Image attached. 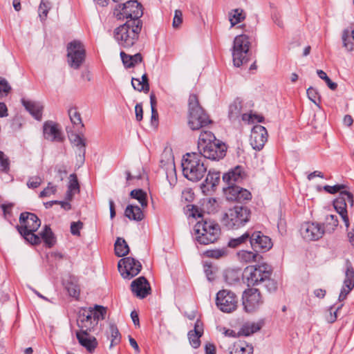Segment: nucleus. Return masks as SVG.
Segmentation results:
<instances>
[{
	"mask_svg": "<svg viewBox=\"0 0 354 354\" xmlns=\"http://www.w3.org/2000/svg\"><path fill=\"white\" fill-rule=\"evenodd\" d=\"M198 154L201 157L212 160H218L225 157L226 154V145L217 140L210 131H204L201 133L198 142Z\"/></svg>",
	"mask_w": 354,
	"mask_h": 354,
	"instance_id": "obj_1",
	"label": "nucleus"
},
{
	"mask_svg": "<svg viewBox=\"0 0 354 354\" xmlns=\"http://www.w3.org/2000/svg\"><path fill=\"white\" fill-rule=\"evenodd\" d=\"M345 188L346 185L342 184L335 185L333 186H324V189L328 193L335 194L339 192L338 197L333 201V206L336 212L341 216L346 229H348L349 227L350 223L348 216L347 207L348 205L353 207L354 201L353 194L348 191L344 190Z\"/></svg>",
	"mask_w": 354,
	"mask_h": 354,
	"instance_id": "obj_2",
	"label": "nucleus"
},
{
	"mask_svg": "<svg viewBox=\"0 0 354 354\" xmlns=\"http://www.w3.org/2000/svg\"><path fill=\"white\" fill-rule=\"evenodd\" d=\"M182 168L184 176L192 182L201 180L207 172L204 160L196 152L187 153L183 156Z\"/></svg>",
	"mask_w": 354,
	"mask_h": 354,
	"instance_id": "obj_3",
	"label": "nucleus"
},
{
	"mask_svg": "<svg viewBox=\"0 0 354 354\" xmlns=\"http://www.w3.org/2000/svg\"><path fill=\"white\" fill-rule=\"evenodd\" d=\"M142 22L126 21L114 30V38L122 48L132 47L138 41Z\"/></svg>",
	"mask_w": 354,
	"mask_h": 354,
	"instance_id": "obj_4",
	"label": "nucleus"
},
{
	"mask_svg": "<svg viewBox=\"0 0 354 354\" xmlns=\"http://www.w3.org/2000/svg\"><path fill=\"white\" fill-rule=\"evenodd\" d=\"M20 225L17 226L19 234L29 243L32 245L40 243V237L35 232L41 225V221L33 213L22 212L19 216Z\"/></svg>",
	"mask_w": 354,
	"mask_h": 354,
	"instance_id": "obj_5",
	"label": "nucleus"
},
{
	"mask_svg": "<svg viewBox=\"0 0 354 354\" xmlns=\"http://www.w3.org/2000/svg\"><path fill=\"white\" fill-rule=\"evenodd\" d=\"M195 239L203 245L213 243L219 237L221 230L219 225L212 220L202 218L194 227Z\"/></svg>",
	"mask_w": 354,
	"mask_h": 354,
	"instance_id": "obj_6",
	"label": "nucleus"
},
{
	"mask_svg": "<svg viewBox=\"0 0 354 354\" xmlns=\"http://www.w3.org/2000/svg\"><path fill=\"white\" fill-rule=\"evenodd\" d=\"M188 106V125L192 130H198L212 122L209 115L199 104L196 95H189Z\"/></svg>",
	"mask_w": 354,
	"mask_h": 354,
	"instance_id": "obj_7",
	"label": "nucleus"
},
{
	"mask_svg": "<svg viewBox=\"0 0 354 354\" xmlns=\"http://www.w3.org/2000/svg\"><path fill=\"white\" fill-rule=\"evenodd\" d=\"M250 217V210L246 206L235 205L224 214L222 223L228 229H238L244 226Z\"/></svg>",
	"mask_w": 354,
	"mask_h": 354,
	"instance_id": "obj_8",
	"label": "nucleus"
},
{
	"mask_svg": "<svg viewBox=\"0 0 354 354\" xmlns=\"http://www.w3.org/2000/svg\"><path fill=\"white\" fill-rule=\"evenodd\" d=\"M113 15L118 19L142 22L140 18L143 15L142 6L136 0L128 1L118 5L114 9Z\"/></svg>",
	"mask_w": 354,
	"mask_h": 354,
	"instance_id": "obj_9",
	"label": "nucleus"
},
{
	"mask_svg": "<svg viewBox=\"0 0 354 354\" xmlns=\"http://www.w3.org/2000/svg\"><path fill=\"white\" fill-rule=\"evenodd\" d=\"M272 268L267 263H261L257 266H247L243 273V279L248 286H257L262 283L267 277H271Z\"/></svg>",
	"mask_w": 354,
	"mask_h": 354,
	"instance_id": "obj_10",
	"label": "nucleus"
},
{
	"mask_svg": "<svg viewBox=\"0 0 354 354\" xmlns=\"http://www.w3.org/2000/svg\"><path fill=\"white\" fill-rule=\"evenodd\" d=\"M250 44V38L246 34H241L234 38L232 51L234 66L239 67L248 62Z\"/></svg>",
	"mask_w": 354,
	"mask_h": 354,
	"instance_id": "obj_11",
	"label": "nucleus"
},
{
	"mask_svg": "<svg viewBox=\"0 0 354 354\" xmlns=\"http://www.w3.org/2000/svg\"><path fill=\"white\" fill-rule=\"evenodd\" d=\"M67 63L68 66L75 70L79 69L86 59V50L82 43L73 40L67 45Z\"/></svg>",
	"mask_w": 354,
	"mask_h": 354,
	"instance_id": "obj_12",
	"label": "nucleus"
},
{
	"mask_svg": "<svg viewBox=\"0 0 354 354\" xmlns=\"http://www.w3.org/2000/svg\"><path fill=\"white\" fill-rule=\"evenodd\" d=\"M216 304L222 312L230 313L236 309L238 299L231 290H221L216 294Z\"/></svg>",
	"mask_w": 354,
	"mask_h": 354,
	"instance_id": "obj_13",
	"label": "nucleus"
},
{
	"mask_svg": "<svg viewBox=\"0 0 354 354\" xmlns=\"http://www.w3.org/2000/svg\"><path fill=\"white\" fill-rule=\"evenodd\" d=\"M118 267L121 275L124 279H130L139 274L142 265L132 257H124L118 261Z\"/></svg>",
	"mask_w": 354,
	"mask_h": 354,
	"instance_id": "obj_14",
	"label": "nucleus"
},
{
	"mask_svg": "<svg viewBox=\"0 0 354 354\" xmlns=\"http://www.w3.org/2000/svg\"><path fill=\"white\" fill-rule=\"evenodd\" d=\"M250 243L256 252H265L270 250L273 245L271 239L260 231L250 232Z\"/></svg>",
	"mask_w": 354,
	"mask_h": 354,
	"instance_id": "obj_15",
	"label": "nucleus"
},
{
	"mask_svg": "<svg viewBox=\"0 0 354 354\" xmlns=\"http://www.w3.org/2000/svg\"><path fill=\"white\" fill-rule=\"evenodd\" d=\"M243 305L245 311L252 312L258 308L263 300L259 290L257 288H248L243 293Z\"/></svg>",
	"mask_w": 354,
	"mask_h": 354,
	"instance_id": "obj_16",
	"label": "nucleus"
},
{
	"mask_svg": "<svg viewBox=\"0 0 354 354\" xmlns=\"http://www.w3.org/2000/svg\"><path fill=\"white\" fill-rule=\"evenodd\" d=\"M300 232L304 239L308 241L318 240L324 234V228L319 223H305L301 225Z\"/></svg>",
	"mask_w": 354,
	"mask_h": 354,
	"instance_id": "obj_17",
	"label": "nucleus"
},
{
	"mask_svg": "<svg viewBox=\"0 0 354 354\" xmlns=\"http://www.w3.org/2000/svg\"><path fill=\"white\" fill-rule=\"evenodd\" d=\"M268 140L266 129L261 125H256L252 129L250 136V144L255 150L260 151L263 149Z\"/></svg>",
	"mask_w": 354,
	"mask_h": 354,
	"instance_id": "obj_18",
	"label": "nucleus"
},
{
	"mask_svg": "<svg viewBox=\"0 0 354 354\" xmlns=\"http://www.w3.org/2000/svg\"><path fill=\"white\" fill-rule=\"evenodd\" d=\"M77 323L80 328V331L78 333H84V335H88L97 325L95 319L91 317L86 309L80 311Z\"/></svg>",
	"mask_w": 354,
	"mask_h": 354,
	"instance_id": "obj_19",
	"label": "nucleus"
},
{
	"mask_svg": "<svg viewBox=\"0 0 354 354\" xmlns=\"http://www.w3.org/2000/svg\"><path fill=\"white\" fill-rule=\"evenodd\" d=\"M131 291L140 299L145 298L151 292V287L145 277H140L131 282Z\"/></svg>",
	"mask_w": 354,
	"mask_h": 354,
	"instance_id": "obj_20",
	"label": "nucleus"
},
{
	"mask_svg": "<svg viewBox=\"0 0 354 354\" xmlns=\"http://www.w3.org/2000/svg\"><path fill=\"white\" fill-rule=\"evenodd\" d=\"M43 131L44 138L48 140L53 142H62L64 139L62 131L59 128V125L53 121H47L44 122Z\"/></svg>",
	"mask_w": 354,
	"mask_h": 354,
	"instance_id": "obj_21",
	"label": "nucleus"
},
{
	"mask_svg": "<svg viewBox=\"0 0 354 354\" xmlns=\"http://www.w3.org/2000/svg\"><path fill=\"white\" fill-rule=\"evenodd\" d=\"M245 177V173L241 166H236L234 168L230 169L227 173H225L223 176V180L226 185H236L239 183Z\"/></svg>",
	"mask_w": 354,
	"mask_h": 354,
	"instance_id": "obj_22",
	"label": "nucleus"
},
{
	"mask_svg": "<svg viewBox=\"0 0 354 354\" xmlns=\"http://www.w3.org/2000/svg\"><path fill=\"white\" fill-rule=\"evenodd\" d=\"M21 103L35 119L41 120L44 106L41 102L21 99Z\"/></svg>",
	"mask_w": 354,
	"mask_h": 354,
	"instance_id": "obj_23",
	"label": "nucleus"
},
{
	"mask_svg": "<svg viewBox=\"0 0 354 354\" xmlns=\"http://www.w3.org/2000/svg\"><path fill=\"white\" fill-rule=\"evenodd\" d=\"M203 333V330L202 324L199 320H197L194 325V329L188 333L189 343L193 348H197L200 346V337L202 336Z\"/></svg>",
	"mask_w": 354,
	"mask_h": 354,
	"instance_id": "obj_24",
	"label": "nucleus"
},
{
	"mask_svg": "<svg viewBox=\"0 0 354 354\" xmlns=\"http://www.w3.org/2000/svg\"><path fill=\"white\" fill-rule=\"evenodd\" d=\"M77 339L79 343L84 347H85L88 351L93 352L97 346V341L95 337H91L88 335H84V333H76Z\"/></svg>",
	"mask_w": 354,
	"mask_h": 354,
	"instance_id": "obj_25",
	"label": "nucleus"
},
{
	"mask_svg": "<svg viewBox=\"0 0 354 354\" xmlns=\"http://www.w3.org/2000/svg\"><path fill=\"white\" fill-rule=\"evenodd\" d=\"M342 46L348 52L354 50V30L348 28L343 30L342 34Z\"/></svg>",
	"mask_w": 354,
	"mask_h": 354,
	"instance_id": "obj_26",
	"label": "nucleus"
},
{
	"mask_svg": "<svg viewBox=\"0 0 354 354\" xmlns=\"http://www.w3.org/2000/svg\"><path fill=\"white\" fill-rule=\"evenodd\" d=\"M124 215L130 220L140 221L144 218V214L137 205H129L127 206Z\"/></svg>",
	"mask_w": 354,
	"mask_h": 354,
	"instance_id": "obj_27",
	"label": "nucleus"
},
{
	"mask_svg": "<svg viewBox=\"0 0 354 354\" xmlns=\"http://www.w3.org/2000/svg\"><path fill=\"white\" fill-rule=\"evenodd\" d=\"M242 109L241 102L239 99H236L230 106L228 111V118L231 121H236L241 116Z\"/></svg>",
	"mask_w": 354,
	"mask_h": 354,
	"instance_id": "obj_28",
	"label": "nucleus"
},
{
	"mask_svg": "<svg viewBox=\"0 0 354 354\" xmlns=\"http://www.w3.org/2000/svg\"><path fill=\"white\" fill-rule=\"evenodd\" d=\"M39 236L40 237V240L43 239L46 245L49 248H52L56 243L55 236L50 227L48 225H45Z\"/></svg>",
	"mask_w": 354,
	"mask_h": 354,
	"instance_id": "obj_29",
	"label": "nucleus"
},
{
	"mask_svg": "<svg viewBox=\"0 0 354 354\" xmlns=\"http://www.w3.org/2000/svg\"><path fill=\"white\" fill-rule=\"evenodd\" d=\"M71 143L77 147L79 156L84 160L86 153V141L78 134H72L70 137Z\"/></svg>",
	"mask_w": 354,
	"mask_h": 354,
	"instance_id": "obj_30",
	"label": "nucleus"
},
{
	"mask_svg": "<svg viewBox=\"0 0 354 354\" xmlns=\"http://www.w3.org/2000/svg\"><path fill=\"white\" fill-rule=\"evenodd\" d=\"M115 254L118 257L126 256L129 252V248L123 238H117L115 245Z\"/></svg>",
	"mask_w": 354,
	"mask_h": 354,
	"instance_id": "obj_31",
	"label": "nucleus"
},
{
	"mask_svg": "<svg viewBox=\"0 0 354 354\" xmlns=\"http://www.w3.org/2000/svg\"><path fill=\"white\" fill-rule=\"evenodd\" d=\"M338 223L337 216L333 214L326 216L325 222L322 225L324 228V234L333 232L338 226Z\"/></svg>",
	"mask_w": 354,
	"mask_h": 354,
	"instance_id": "obj_32",
	"label": "nucleus"
},
{
	"mask_svg": "<svg viewBox=\"0 0 354 354\" xmlns=\"http://www.w3.org/2000/svg\"><path fill=\"white\" fill-rule=\"evenodd\" d=\"M238 259L243 263H251L258 261V258H261L256 252L248 250H241L237 253Z\"/></svg>",
	"mask_w": 354,
	"mask_h": 354,
	"instance_id": "obj_33",
	"label": "nucleus"
},
{
	"mask_svg": "<svg viewBox=\"0 0 354 354\" xmlns=\"http://www.w3.org/2000/svg\"><path fill=\"white\" fill-rule=\"evenodd\" d=\"M228 17L231 24V26H234L236 24L241 22L245 19V13L243 9L236 8L229 12Z\"/></svg>",
	"mask_w": 354,
	"mask_h": 354,
	"instance_id": "obj_34",
	"label": "nucleus"
},
{
	"mask_svg": "<svg viewBox=\"0 0 354 354\" xmlns=\"http://www.w3.org/2000/svg\"><path fill=\"white\" fill-rule=\"evenodd\" d=\"M241 190V187L236 185H227V187H223V192L229 201H236Z\"/></svg>",
	"mask_w": 354,
	"mask_h": 354,
	"instance_id": "obj_35",
	"label": "nucleus"
},
{
	"mask_svg": "<svg viewBox=\"0 0 354 354\" xmlns=\"http://www.w3.org/2000/svg\"><path fill=\"white\" fill-rule=\"evenodd\" d=\"M261 328V325L259 323L256 322H248L243 325L241 333L245 336H249L257 331Z\"/></svg>",
	"mask_w": 354,
	"mask_h": 354,
	"instance_id": "obj_36",
	"label": "nucleus"
},
{
	"mask_svg": "<svg viewBox=\"0 0 354 354\" xmlns=\"http://www.w3.org/2000/svg\"><path fill=\"white\" fill-rule=\"evenodd\" d=\"M88 313L95 319L97 324L100 319H104L106 313V310L102 306L95 305L93 310H87Z\"/></svg>",
	"mask_w": 354,
	"mask_h": 354,
	"instance_id": "obj_37",
	"label": "nucleus"
},
{
	"mask_svg": "<svg viewBox=\"0 0 354 354\" xmlns=\"http://www.w3.org/2000/svg\"><path fill=\"white\" fill-rule=\"evenodd\" d=\"M131 198L136 199L142 208L147 206V193L141 189H133L131 192Z\"/></svg>",
	"mask_w": 354,
	"mask_h": 354,
	"instance_id": "obj_38",
	"label": "nucleus"
},
{
	"mask_svg": "<svg viewBox=\"0 0 354 354\" xmlns=\"http://www.w3.org/2000/svg\"><path fill=\"white\" fill-rule=\"evenodd\" d=\"M250 231H247L245 232L243 235H241L239 237L231 239L227 245L230 248H235L238 246H239L241 244L245 243L247 241H250Z\"/></svg>",
	"mask_w": 354,
	"mask_h": 354,
	"instance_id": "obj_39",
	"label": "nucleus"
},
{
	"mask_svg": "<svg viewBox=\"0 0 354 354\" xmlns=\"http://www.w3.org/2000/svg\"><path fill=\"white\" fill-rule=\"evenodd\" d=\"M51 8V3L49 0H41L38 8L39 17L41 21L46 20L48 11Z\"/></svg>",
	"mask_w": 354,
	"mask_h": 354,
	"instance_id": "obj_40",
	"label": "nucleus"
},
{
	"mask_svg": "<svg viewBox=\"0 0 354 354\" xmlns=\"http://www.w3.org/2000/svg\"><path fill=\"white\" fill-rule=\"evenodd\" d=\"M109 330L111 337V346H113L120 342L121 335L117 326L113 324L109 325Z\"/></svg>",
	"mask_w": 354,
	"mask_h": 354,
	"instance_id": "obj_41",
	"label": "nucleus"
},
{
	"mask_svg": "<svg viewBox=\"0 0 354 354\" xmlns=\"http://www.w3.org/2000/svg\"><path fill=\"white\" fill-rule=\"evenodd\" d=\"M220 173L216 171H212L209 170L207 173L205 183L207 185H211L212 187H215L219 182Z\"/></svg>",
	"mask_w": 354,
	"mask_h": 354,
	"instance_id": "obj_42",
	"label": "nucleus"
},
{
	"mask_svg": "<svg viewBox=\"0 0 354 354\" xmlns=\"http://www.w3.org/2000/svg\"><path fill=\"white\" fill-rule=\"evenodd\" d=\"M68 115L71 122L75 124H80L82 127L84 126L82 121L80 113L77 111L76 108H71L68 110Z\"/></svg>",
	"mask_w": 354,
	"mask_h": 354,
	"instance_id": "obj_43",
	"label": "nucleus"
},
{
	"mask_svg": "<svg viewBox=\"0 0 354 354\" xmlns=\"http://www.w3.org/2000/svg\"><path fill=\"white\" fill-rule=\"evenodd\" d=\"M317 74L319 78L325 81L330 89L335 91L337 88V84L335 82H333L324 71L322 70H317Z\"/></svg>",
	"mask_w": 354,
	"mask_h": 354,
	"instance_id": "obj_44",
	"label": "nucleus"
},
{
	"mask_svg": "<svg viewBox=\"0 0 354 354\" xmlns=\"http://www.w3.org/2000/svg\"><path fill=\"white\" fill-rule=\"evenodd\" d=\"M306 93L309 100L319 106L321 100L317 91L315 88L310 86L307 89Z\"/></svg>",
	"mask_w": 354,
	"mask_h": 354,
	"instance_id": "obj_45",
	"label": "nucleus"
},
{
	"mask_svg": "<svg viewBox=\"0 0 354 354\" xmlns=\"http://www.w3.org/2000/svg\"><path fill=\"white\" fill-rule=\"evenodd\" d=\"M167 178L169 182L171 185H174L176 182V169L175 165L174 162H171L168 165L167 171L166 173Z\"/></svg>",
	"mask_w": 354,
	"mask_h": 354,
	"instance_id": "obj_46",
	"label": "nucleus"
},
{
	"mask_svg": "<svg viewBox=\"0 0 354 354\" xmlns=\"http://www.w3.org/2000/svg\"><path fill=\"white\" fill-rule=\"evenodd\" d=\"M57 192V186L48 183V186L44 188L39 194L40 198L49 197Z\"/></svg>",
	"mask_w": 354,
	"mask_h": 354,
	"instance_id": "obj_47",
	"label": "nucleus"
},
{
	"mask_svg": "<svg viewBox=\"0 0 354 354\" xmlns=\"http://www.w3.org/2000/svg\"><path fill=\"white\" fill-rule=\"evenodd\" d=\"M10 90L11 87L7 80L0 77V98L7 96Z\"/></svg>",
	"mask_w": 354,
	"mask_h": 354,
	"instance_id": "obj_48",
	"label": "nucleus"
},
{
	"mask_svg": "<svg viewBox=\"0 0 354 354\" xmlns=\"http://www.w3.org/2000/svg\"><path fill=\"white\" fill-rule=\"evenodd\" d=\"M68 189L75 193L80 192V185L75 174L70 175V182L68 186Z\"/></svg>",
	"mask_w": 354,
	"mask_h": 354,
	"instance_id": "obj_49",
	"label": "nucleus"
},
{
	"mask_svg": "<svg viewBox=\"0 0 354 354\" xmlns=\"http://www.w3.org/2000/svg\"><path fill=\"white\" fill-rule=\"evenodd\" d=\"M10 169V162L8 158L3 151H0V170L8 172Z\"/></svg>",
	"mask_w": 354,
	"mask_h": 354,
	"instance_id": "obj_50",
	"label": "nucleus"
},
{
	"mask_svg": "<svg viewBox=\"0 0 354 354\" xmlns=\"http://www.w3.org/2000/svg\"><path fill=\"white\" fill-rule=\"evenodd\" d=\"M262 283H264V286L270 292H274L277 289V282L274 279H272L270 277H268L263 280Z\"/></svg>",
	"mask_w": 354,
	"mask_h": 354,
	"instance_id": "obj_51",
	"label": "nucleus"
},
{
	"mask_svg": "<svg viewBox=\"0 0 354 354\" xmlns=\"http://www.w3.org/2000/svg\"><path fill=\"white\" fill-rule=\"evenodd\" d=\"M42 179L37 176L30 177L27 181V186L30 189H35L41 185Z\"/></svg>",
	"mask_w": 354,
	"mask_h": 354,
	"instance_id": "obj_52",
	"label": "nucleus"
},
{
	"mask_svg": "<svg viewBox=\"0 0 354 354\" xmlns=\"http://www.w3.org/2000/svg\"><path fill=\"white\" fill-rule=\"evenodd\" d=\"M83 227V223L81 221L72 222L71 224V232L73 235L80 236V230Z\"/></svg>",
	"mask_w": 354,
	"mask_h": 354,
	"instance_id": "obj_53",
	"label": "nucleus"
},
{
	"mask_svg": "<svg viewBox=\"0 0 354 354\" xmlns=\"http://www.w3.org/2000/svg\"><path fill=\"white\" fill-rule=\"evenodd\" d=\"M183 22V13L180 10H176L174 12V17L173 19L172 26L176 28L180 26Z\"/></svg>",
	"mask_w": 354,
	"mask_h": 354,
	"instance_id": "obj_54",
	"label": "nucleus"
},
{
	"mask_svg": "<svg viewBox=\"0 0 354 354\" xmlns=\"http://www.w3.org/2000/svg\"><path fill=\"white\" fill-rule=\"evenodd\" d=\"M131 85L133 88L138 91H143L145 93L149 92L145 90V86H144V84L141 82L139 78H132Z\"/></svg>",
	"mask_w": 354,
	"mask_h": 354,
	"instance_id": "obj_55",
	"label": "nucleus"
},
{
	"mask_svg": "<svg viewBox=\"0 0 354 354\" xmlns=\"http://www.w3.org/2000/svg\"><path fill=\"white\" fill-rule=\"evenodd\" d=\"M120 57L123 64L126 68L133 67V62H131V55L126 54L124 51H121Z\"/></svg>",
	"mask_w": 354,
	"mask_h": 354,
	"instance_id": "obj_56",
	"label": "nucleus"
},
{
	"mask_svg": "<svg viewBox=\"0 0 354 354\" xmlns=\"http://www.w3.org/2000/svg\"><path fill=\"white\" fill-rule=\"evenodd\" d=\"M251 198V194L249 191L245 189L241 188V190L239 192V198H237L236 201H243L246 200H249Z\"/></svg>",
	"mask_w": 354,
	"mask_h": 354,
	"instance_id": "obj_57",
	"label": "nucleus"
},
{
	"mask_svg": "<svg viewBox=\"0 0 354 354\" xmlns=\"http://www.w3.org/2000/svg\"><path fill=\"white\" fill-rule=\"evenodd\" d=\"M342 304L340 305L339 306H338L337 308V309L335 310V311H334V312H332V310L330 311V313L326 318L328 323H333L336 321L337 317V312L342 308ZM332 308H333L331 307L330 310H332Z\"/></svg>",
	"mask_w": 354,
	"mask_h": 354,
	"instance_id": "obj_58",
	"label": "nucleus"
},
{
	"mask_svg": "<svg viewBox=\"0 0 354 354\" xmlns=\"http://www.w3.org/2000/svg\"><path fill=\"white\" fill-rule=\"evenodd\" d=\"M253 348L252 346H247L246 347L240 346L236 348L235 353L236 354H252Z\"/></svg>",
	"mask_w": 354,
	"mask_h": 354,
	"instance_id": "obj_59",
	"label": "nucleus"
},
{
	"mask_svg": "<svg viewBox=\"0 0 354 354\" xmlns=\"http://www.w3.org/2000/svg\"><path fill=\"white\" fill-rule=\"evenodd\" d=\"M136 118L138 121H141L143 118V110L141 104H137L135 106Z\"/></svg>",
	"mask_w": 354,
	"mask_h": 354,
	"instance_id": "obj_60",
	"label": "nucleus"
},
{
	"mask_svg": "<svg viewBox=\"0 0 354 354\" xmlns=\"http://www.w3.org/2000/svg\"><path fill=\"white\" fill-rule=\"evenodd\" d=\"M345 275V279L354 281V270L351 264L347 265Z\"/></svg>",
	"mask_w": 354,
	"mask_h": 354,
	"instance_id": "obj_61",
	"label": "nucleus"
},
{
	"mask_svg": "<svg viewBox=\"0 0 354 354\" xmlns=\"http://www.w3.org/2000/svg\"><path fill=\"white\" fill-rule=\"evenodd\" d=\"M205 354H216V346L212 343H207L205 345Z\"/></svg>",
	"mask_w": 354,
	"mask_h": 354,
	"instance_id": "obj_62",
	"label": "nucleus"
},
{
	"mask_svg": "<svg viewBox=\"0 0 354 354\" xmlns=\"http://www.w3.org/2000/svg\"><path fill=\"white\" fill-rule=\"evenodd\" d=\"M131 59L133 62V67L138 63H140L142 61V57L140 53H136L133 55H131Z\"/></svg>",
	"mask_w": 354,
	"mask_h": 354,
	"instance_id": "obj_63",
	"label": "nucleus"
},
{
	"mask_svg": "<svg viewBox=\"0 0 354 354\" xmlns=\"http://www.w3.org/2000/svg\"><path fill=\"white\" fill-rule=\"evenodd\" d=\"M8 109L6 105L3 102H0V118H3L8 115Z\"/></svg>",
	"mask_w": 354,
	"mask_h": 354,
	"instance_id": "obj_64",
	"label": "nucleus"
}]
</instances>
